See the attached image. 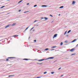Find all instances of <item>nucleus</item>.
I'll return each instance as SVG.
<instances>
[{
	"mask_svg": "<svg viewBox=\"0 0 78 78\" xmlns=\"http://www.w3.org/2000/svg\"><path fill=\"white\" fill-rule=\"evenodd\" d=\"M54 57H50L46 59L45 60H48V59H54Z\"/></svg>",
	"mask_w": 78,
	"mask_h": 78,
	"instance_id": "nucleus-1",
	"label": "nucleus"
},
{
	"mask_svg": "<svg viewBox=\"0 0 78 78\" xmlns=\"http://www.w3.org/2000/svg\"><path fill=\"white\" fill-rule=\"evenodd\" d=\"M44 60H45V59H41L40 60H39L38 61H40V62H41V61H44Z\"/></svg>",
	"mask_w": 78,
	"mask_h": 78,
	"instance_id": "nucleus-2",
	"label": "nucleus"
},
{
	"mask_svg": "<svg viewBox=\"0 0 78 78\" xmlns=\"http://www.w3.org/2000/svg\"><path fill=\"white\" fill-rule=\"evenodd\" d=\"M58 35V34H55L54 35V36L53 38H55V37H56V36H57V35Z\"/></svg>",
	"mask_w": 78,
	"mask_h": 78,
	"instance_id": "nucleus-3",
	"label": "nucleus"
},
{
	"mask_svg": "<svg viewBox=\"0 0 78 78\" xmlns=\"http://www.w3.org/2000/svg\"><path fill=\"white\" fill-rule=\"evenodd\" d=\"M76 39H75L73 41L71 42L72 43L73 42H76Z\"/></svg>",
	"mask_w": 78,
	"mask_h": 78,
	"instance_id": "nucleus-4",
	"label": "nucleus"
},
{
	"mask_svg": "<svg viewBox=\"0 0 78 78\" xmlns=\"http://www.w3.org/2000/svg\"><path fill=\"white\" fill-rule=\"evenodd\" d=\"M75 50V49H71L70 50V51L73 52Z\"/></svg>",
	"mask_w": 78,
	"mask_h": 78,
	"instance_id": "nucleus-5",
	"label": "nucleus"
},
{
	"mask_svg": "<svg viewBox=\"0 0 78 78\" xmlns=\"http://www.w3.org/2000/svg\"><path fill=\"white\" fill-rule=\"evenodd\" d=\"M9 26H10V25H8L7 26H6L5 27V28H8V27H9Z\"/></svg>",
	"mask_w": 78,
	"mask_h": 78,
	"instance_id": "nucleus-6",
	"label": "nucleus"
},
{
	"mask_svg": "<svg viewBox=\"0 0 78 78\" xmlns=\"http://www.w3.org/2000/svg\"><path fill=\"white\" fill-rule=\"evenodd\" d=\"M16 25V23H13L12 25V27H13V26H14V25Z\"/></svg>",
	"mask_w": 78,
	"mask_h": 78,
	"instance_id": "nucleus-7",
	"label": "nucleus"
},
{
	"mask_svg": "<svg viewBox=\"0 0 78 78\" xmlns=\"http://www.w3.org/2000/svg\"><path fill=\"white\" fill-rule=\"evenodd\" d=\"M41 6H42V7H47V5H42Z\"/></svg>",
	"mask_w": 78,
	"mask_h": 78,
	"instance_id": "nucleus-8",
	"label": "nucleus"
},
{
	"mask_svg": "<svg viewBox=\"0 0 78 78\" xmlns=\"http://www.w3.org/2000/svg\"><path fill=\"white\" fill-rule=\"evenodd\" d=\"M56 46H53L52 47H51V48H56Z\"/></svg>",
	"mask_w": 78,
	"mask_h": 78,
	"instance_id": "nucleus-9",
	"label": "nucleus"
},
{
	"mask_svg": "<svg viewBox=\"0 0 78 78\" xmlns=\"http://www.w3.org/2000/svg\"><path fill=\"white\" fill-rule=\"evenodd\" d=\"M75 3H76V2H75V1H73V5H74V4H75Z\"/></svg>",
	"mask_w": 78,
	"mask_h": 78,
	"instance_id": "nucleus-10",
	"label": "nucleus"
},
{
	"mask_svg": "<svg viewBox=\"0 0 78 78\" xmlns=\"http://www.w3.org/2000/svg\"><path fill=\"white\" fill-rule=\"evenodd\" d=\"M37 64H39L40 65H41V64H43V63H37Z\"/></svg>",
	"mask_w": 78,
	"mask_h": 78,
	"instance_id": "nucleus-11",
	"label": "nucleus"
},
{
	"mask_svg": "<svg viewBox=\"0 0 78 78\" xmlns=\"http://www.w3.org/2000/svg\"><path fill=\"white\" fill-rule=\"evenodd\" d=\"M14 76V75H10V76H8L9 77H11V76Z\"/></svg>",
	"mask_w": 78,
	"mask_h": 78,
	"instance_id": "nucleus-12",
	"label": "nucleus"
},
{
	"mask_svg": "<svg viewBox=\"0 0 78 78\" xmlns=\"http://www.w3.org/2000/svg\"><path fill=\"white\" fill-rule=\"evenodd\" d=\"M23 60H26V61H28V58H24L23 59Z\"/></svg>",
	"mask_w": 78,
	"mask_h": 78,
	"instance_id": "nucleus-13",
	"label": "nucleus"
},
{
	"mask_svg": "<svg viewBox=\"0 0 78 78\" xmlns=\"http://www.w3.org/2000/svg\"><path fill=\"white\" fill-rule=\"evenodd\" d=\"M71 32V30H69V31L68 32V33H70Z\"/></svg>",
	"mask_w": 78,
	"mask_h": 78,
	"instance_id": "nucleus-14",
	"label": "nucleus"
},
{
	"mask_svg": "<svg viewBox=\"0 0 78 78\" xmlns=\"http://www.w3.org/2000/svg\"><path fill=\"white\" fill-rule=\"evenodd\" d=\"M28 28H29V27H27L25 30V31L26 30H28Z\"/></svg>",
	"mask_w": 78,
	"mask_h": 78,
	"instance_id": "nucleus-15",
	"label": "nucleus"
},
{
	"mask_svg": "<svg viewBox=\"0 0 78 78\" xmlns=\"http://www.w3.org/2000/svg\"><path fill=\"white\" fill-rule=\"evenodd\" d=\"M63 44V43L62 42L60 43L61 45H62V44Z\"/></svg>",
	"mask_w": 78,
	"mask_h": 78,
	"instance_id": "nucleus-16",
	"label": "nucleus"
},
{
	"mask_svg": "<svg viewBox=\"0 0 78 78\" xmlns=\"http://www.w3.org/2000/svg\"><path fill=\"white\" fill-rule=\"evenodd\" d=\"M76 55V54L75 53V54H72L71 56H73V55Z\"/></svg>",
	"mask_w": 78,
	"mask_h": 78,
	"instance_id": "nucleus-17",
	"label": "nucleus"
},
{
	"mask_svg": "<svg viewBox=\"0 0 78 78\" xmlns=\"http://www.w3.org/2000/svg\"><path fill=\"white\" fill-rule=\"evenodd\" d=\"M51 74H54V73H55V72H51Z\"/></svg>",
	"mask_w": 78,
	"mask_h": 78,
	"instance_id": "nucleus-18",
	"label": "nucleus"
},
{
	"mask_svg": "<svg viewBox=\"0 0 78 78\" xmlns=\"http://www.w3.org/2000/svg\"><path fill=\"white\" fill-rule=\"evenodd\" d=\"M66 33H67V31H66L65 32V33H64V35H65L66 34Z\"/></svg>",
	"mask_w": 78,
	"mask_h": 78,
	"instance_id": "nucleus-19",
	"label": "nucleus"
},
{
	"mask_svg": "<svg viewBox=\"0 0 78 78\" xmlns=\"http://www.w3.org/2000/svg\"><path fill=\"white\" fill-rule=\"evenodd\" d=\"M22 1H23V0L20 1L18 2V3H21V2H22Z\"/></svg>",
	"mask_w": 78,
	"mask_h": 78,
	"instance_id": "nucleus-20",
	"label": "nucleus"
},
{
	"mask_svg": "<svg viewBox=\"0 0 78 78\" xmlns=\"http://www.w3.org/2000/svg\"><path fill=\"white\" fill-rule=\"evenodd\" d=\"M44 19L46 20H47V19H48V18H46V17L44 18Z\"/></svg>",
	"mask_w": 78,
	"mask_h": 78,
	"instance_id": "nucleus-21",
	"label": "nucleus"
},
{
	"mask_svg": "<svg viewBox=\"0 0 78 78\" xmlns=\"http://www.w3.org/2000/svg\"><path fill=\"white\" fill-rule=\"evenodd\" d=\"M8 58H9V59H10V58H14V57H9Z\"/></svg>",
	"mask_w": 78,
	"mask_h": 78,
	"instance_id": "nucleus-22",
	"label": "nucleus"
},
{
	"mask_svg": "<svg viewBox=\"0 0 78 78\" xmlns=\"http://www.w3.org/2000/svg\"><path fill=\"white\" fill-rule=\"evenodd\" d=\"M64 8V6H62L60 7V8Z\"/></svg>",
	"mask_w": 78,
	"mask_h": 78,
	"instance_id": "nucleus-23",
	"label": "nucleus"
},
{
	"mask_svg": "<svg viewBox=\"0 0 78 78\" xmlns=\"http://www.w3.org/2000/svg\"><path fill=\"white\" fill-rule=\"evenodd\" d=\"M67 42H68V41H65V43H67Z\"/></svg>",
	"mask_w": 78,
	"mask_h": 78,
	"instance_id": "nucleus-24",
	"label": "nucleus"
},
{
	"mask_svg": "<svg viewBox=\"0 0 78 78\" xmlns=\"http://www.w3.org/2000/svg\"><path fill=\"white\" fill-rule=\"evenodd\" d=\"M4 7H5V6H3L2 7H1V8H4Z\"/></svg>",
	"mask_w": 78,
	"mask_h": 78,
	"instance_id": "nucleus-25",
	"label": "nucleus"
},
{
	"mask_svg": "<svg viewBox=\"0 0 78 78\" xmlns=\"http://www.w3.org/2000/svg\"><path fill=\"white\" fill-rule=\"evenodd\" d=\"M29 12L28 11H27V12H24V13H26L27 12Z\"/></svg>",
	"mask_w": 78,
	"mask_h": 78,
	"instance_id": "nucleus-26",
	"label": "nucleus"
},
{
	"mask_svg": "<svg viewBox=\"0 0 78 78\" xmlns=\"http://www.w3.org/2000/svg\"><path fill=\"white\" fill-rule=\"evenodd\" d=\"M47 72H45L44 73V74H46L47 73Z\"/></svg>",
	"mask_w": 78,
	"mask_h": 78,
	"instance_id": "nucleus-27",
	"label": "nucleus"
},
{
	"mask_svg": "<svg viewBox=\"0 0 78 78\" xmlns=\"http://www.w3.org/2000/svg\"><path fill=\"white\" fill-rule=\"evenodd\" d=\"M36 6H37V5H36L34 6V7H36Z\"/></svg>",
	"mask_w": 78,
	"mask_h": 78,
	"instance_id": "nucleus-28",
	"label": "nucleus"
},
{
	"mask_svg": "<svg viewBox=\"0 0 78 78\" xmlns=\"http://www.w3.org/2000/svg\"><path fill=\"white\" fill-rule=\"evenodd\" d=\"M16 36H18V35H14V37H16Z\"/></svg>",
	"mask_w": 78,
	"mask_h": 78,
	"instance_id": "nucleus-29",
	"label": "nucleus"
},
{
	"mask_svg": "<svg viewBox=\"0 0 78 78\" xmlns=\"http://www.w3.org/2000/svg\"><path fill=\"white\" fill-rule=\"evenodd\" d=\"M45 51H47V50H48V49H45Z\"/></svg>",
	"mask_w": 78,
	"mask_h": 78,
	"instance_id": "nucleus-30",
	"label": "nucleus"
},
{
	"mask_svg": "<svg viewBox=\"0 0 78 78\" xmlns=\"http://www.w3.org/2000/svg\"><path fill=\"white\" fill-rule=\"evenodd\" d=\"M33 28H34V27L32 28L31 29L30 31H31V30H33Z\"/></svg>",
	"mask_w": 78,
	"mask_h": 78,
	"instance_id": "nucleus-31",
	"label": "nucleus"
},
{
	"mask_svg": "<svg viewBox=\"0 0 78 78\" xmlns=\"http://www.w3.org/2000/svg\"><path fill=\"white\" fill-rule=\"evenodd\" d=\"M50 16H51V17H53V16H52V15H50Z\"/></svg>",
	"mask_w": 78,
	"mask_h": 78,
	"instance_id": "nucleus-32",
	"label": "nucleus"
},
{
	"mask_svg": "<svg viewBox=\"0 0 78 78\" xmlns=\"http://www.w3.org/2000/svg\"><path fill=\"white\" fill-rule=\"evenodd\" d=\"M8 60H9V59L8 58L7 59H6V61H8Z\"/></svg>",
	"mask_w": 78,
	"mask_h": 78,
	"instance_id": "nucleus-33",
	"label": "nucleus"
},
{
	"mask_svg": "<svg viewBox=\"0 0 78 78\" xmlns=\"http://www.w3.org/2000/svg\"><path fill=\"white\" fill-rule=\"evenodd\" d=\"M60 69H61V68H59L58 69V70H60Z\"/></svg>",
	"mask_w": 78,
	"mask_h": 78,
	"instance_id": "nucleus-34",
	"label": "nucleus"
},
{
	"mask_svg": "<svg viewBox=\"0 0 78 78\" xmlns=\"http://www.w3.org/2000/svg\"><path fill=\"white\" fill-rule=\"evenodd\" d=\"M34 42H36V40H34Z\"/></svg>",
	"mask_w": 78,
	"mask_h": 78,
	"instance_id": "nucleus-35",
	"label": "nucleus"
},
{
	"mask_svg": "<svg viewBox=\"0 0 78 78\" xmlns=\"http://www.w3.org/2000/svg\"><path fill=\"white\" fill-rule=\"evenodd\" d=\"M66 37H68V36H69V35H66Z\"/></svg>",
	"mask_w": 78,
	"mask_h": 78,
	"instance_id": "nucleus-36",
	"label": "nucleus"
},
{
	"mask_svg": "<svg viewBox=\"0 0 78 78\" xmlns=\"http://www.w3.org/2000/svg\"><path fill=\"white\" fill-rule=\"evenodd\" d=\"M20 11H21V10H20L19 11V12H20Z\"/></svg>",
	"mask_w": 78,
	"mask_h": 78,
	"instance_id": "nucleus-37",
	"label": "nucleus"
},
{
	"mask_svg": "<svg viewBox=\"0 0 78 78\" xmlns=\"http://www.w3.org/2000/svg\"><path fill=\"white\" fill-rule=\"evenodd\" d=\"M64 76V75H62V76H60V77H62V76Z\"/></svg>",
	"mask_w": 78,
	"mask_h": 78,
	"instance_id": "nucleus-38",
	"label": "nucleus"
},
{
	"mask_svg": "<svg viewBox=\"0 0 78 78\" xmlns=\"http://www.w3.org/2000/svg\"><path fill=\"white\" fill-rule=\"evenodd\" d=\"M29 3H28L27 4V5H29Z\"/></svg>",
	"mask_w": 78,
	"mask_h": 78,
	"instance_id": "nucleus-39",
	"label": "nucleus"
},
{
	"mask_svg": "<svg viewBox=\"0 0 78 78\" xmlns=\"http://www.w3.org/2000/svg\"><path fill=\"white\" fill-rule=\"evenodd\" d=\"M41 78V77H38L37 78Z\"/></svg>",
	"mask_w": 78,
	"mask_h": 78,
	"instance_id": "nucleus-40",
	"label": "nucleus"
},
{
	"mask_svg": "<svg viewBox=\"0 0 78 78\" xmlns=\"http://www.w3.org/2000/svg\"><path fill=\"white\" fill-rule=\"evenodd\" d=\"M52 50H55V49H52L51 50V51H52Z\"/></svg>",
	"mask_w": 78,
	"mask_h": 78,
	"instance_id": "nucleus-41",
	"label": "nucleus"
},
{
	"mask_svg": "<svg viewBox=\"0 0 78 78\" xmlns=\"http://www.w3.org/2000/svg\"><path fill=\"white\" fill-rule=\"evenodd\" d=\"M37 22V21H36V20H35V21L34 22Z\"/></svg>",
	"mask_w": 78,
	"mask_h": 78,
	"instance_id": "nucleus-42",
	"label": "nucleus"
},
{
	"mask_svg": "<svg viewBox=\"0 0 78 78\" xmlns=\"http://www.w3.org/2000/svg\"><path fill=\"white\" fill-rule=\"evenodd\" d=\"M7 0V1H9V0Z\"/></svg>",
	"mask_w": 78,
	"mask_h": 78,
	"instance_id": "nucleus-43",
	"label": "nucleus"
},
{
	"mask_svg": "<svg viewBox=\"0 0 78 78\" xmlns=\"http://www.w3.org/2000/svg\"><path fill=\"white\" fill-rule=\"evenodd\" d=\"M60 15H61V14H59V15H58V16H60Z\"/></svg>",
	"mask_w": 78,
	"mask_h": 78,
	"instance_id": "nucleus-44",
	"label": "nucleus"
},
{
	"mask_svg": "<svg viewBox=\"0 0 78 78\" xmlns=\"http://www.w3.org/2000/svg\"><path fill=\"white\" fill-rule=\"evenodd\" d=\"M78 44L76 45V46H78Z\"/></svg>",
	"mask_w": 78,
	"mask_h": 78,
	"instance_id": "nucleus-45",
	"label": "nucleus"
},
{
	"mask_svg": "<svg viewBox=\"0 0 78 78\" xmlns=\"http://www.w3.org/2000/svg\"><path fill=\"white\" fill-rule=\"evenodd\" d=\"M43 19V18H41V19Z\"/></svg>",
	"mask_w": 78,
	"mask_h": 78,
	"instance_id": "nucleus-46",
	"label": "nucleus"
},
{
	"mask_svg": "<svg viewBox=\"0 0 78 78\" xmlns=\"http://www.w3.org/2000/svg\"><path fill=\"white\" fill-rule=\"evenodd\" d=\"M46 49H48V48H46Z\"/></svg>",
	"mask_w": 78,
	"mask_h": 78,
	"instance_id": "nucleus-47",
	"label": "nucleus"
},
{
	"mask_svg": "<svg viewBox=\"0 0 78 78\" xmlns=\"http://www.w3.org/2000/svg\"><path fill=\"white\" fill-rule=\"evenodd\" d=\"M33 31H34V30H33Z\"/></svg>",
	"mask_w": 78,
	"mask_h": 78,
	"instance_id": "nucleus-48",
	"label": "nucleus"
}]
</instances>
